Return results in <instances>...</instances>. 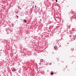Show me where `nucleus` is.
I'll use <instances>...</instances> for the list:
<instances>
[{"instance_id": "nucleus-1", "label": "nucleus", "mask_w": 76, "mask_h": 76, "mask_svg": "<svg viewBox=\"0 0 76 76\" xmlns=\"http://www.w3.org/2000/svg\"><path fill=\"white\" fill-rule=\"evenodd\" d=\"M12 71H13V72H15V71L16 70V69H15L14 68H12Z\"/></svg>"}, {"instance_id": "nucleus-4", "label": "nucleus", "mask_w": 76, "mask_h": 76, "mask_svg": "<svg viewBox=\"0 0 76 76\" xmlns=\"http://www.w3.org/2000/svg\"><path fill=\"white\" fill-rule=\"evenodd\" d=\"M56 0V2H58V1H57V0Z\"/></svg>"}, {"instance_id": "nucleus-7", "label": "nucleus", "mask_w": 76, "mask_h": 76, "mask_svg": "<svg viewBox=\"0 0 76 76\" xmlns=\"http://www.w3.org/2000/svg\"><path fill=\"white\" fill-rule=\"evenodd\" d=\"M0 76H1V75H0Z\"/></svg>"}, {"instance_id": "nucleus-2", "label": "nucleus", "mask_w": 76, "mask_h": 76, "mask_svg": "<svg viewBox=\"0 0 76 76\" xmlns=\"http://www.w3.org/2000/svg\"><path fill=\"white\" fill-rule=\"evenodd\" d=\"M23 22H24L25 23H26V19H24L23 20Z\"/></svg>"}, {"instance_id": "nucleus-6", "label": "nucleus", "mask_w": 76, "mask_h": 76, "mask_svg": "<svg viewBox=\"0 0 76 76\" xmlns=\"http://www.w3.org/2000/svg\"><path fill=\"white\" fill-rule=\"evenodd\" d=\"M51 64L50 63V65H51Z\"/></svg>"}, {"instance_id": "nucleus-3", "label": "nucleus", "mask_w": 76, "mask_h": 76, "mask_svg": "<svg viewBox=\"0 0 76 76\" xmlns=\"http://www.w3.org/2000/svg\"><path fill=\"white\" fill-rule=\"evenodd\" d=\"M54 74V73L53 72H52L51 73V75H53Z\"/></svg>"}, {"instance_id": "nucleus-5", "label": "nucleus", "mask_w": 76, "mask_h": 76, "mask_svg": "<svg viewBox=\"0 0 76 76\" xmlns=\"http://www.w3.org/2000/svg\"><path fill=\"white\" fill-rule=\"evenodd\" d=\"M16 16H17V18H18V15H16Z\"/></svg>"}]
</instances>
